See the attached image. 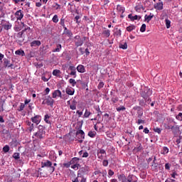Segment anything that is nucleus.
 I'll return each instance as SVG.
<instances>
[{
	"label": "nucleus",
	"instance_id": "obj_25",
	"mask_svg": "<svg viewBox=\"0 0 182 182\" xmlns=\"http://www.w3.org/2000/svg\"><path fill=\"white\" fill-rule=\"evenodd\" d=\"M102 35H104L105 38H109V36H110V30H105L102 32Z\"/></svg>",
	"mask_w": 182,
	"mask_h": 182
},
{
	"label": "nucleus",
	"instance_id": "obj_26",
	"mask_svg": "<svg viewBox=\"0 0 182 182\" xmlns=\"http://www.w3.org/2000/svg\"><path fill=\"white\" fill-rule=\"evenodd\" d=\"M117 9L118 12H122V14L124 13V7L120 6V5H117Z\"/></svg>",
	"mask_w": 182,
	"mask_h": 182
},
{
	"label": "nucleus",
	"instance_id": "obj_33",
	"mask_svg": "<svg viewBox=\"0 0 182 182\" xmlns=\"http://www.w3.org/2000/svg\"><path fill=\"white\" fill-rule=\"evenodd\" d=\"M139 119H141V116H143V109L141 108L137 111Z\"/></svg>",
	"mask_w": 182,
	"mask_h": 182
},
{
	"label": "nucleus",
	"instance_id": "obj_23",
	"mask_svg": "<svg viewBox=\"0 0 182 182\" xmlns=\"http://www.w3.org/2000/svg\"><path fill=\"white\" fill-rule=\"evenodd\" d=\"M65 92L67 95H70V96H73V95H75V90H72L70 88H66Z\"/></svg>",
	"mask_w": 182,
	"mask_h": 182
},
{
	"label": "nucleus",
	"instance_id": "obj_43",
	"mask_svg": "<svg viewBox=\"0 0 182 182\" xmlns=\"http://www.w3.org/2000/svg\"><path fill=\"white\" fill-rule=\"evenodd\" d=\"M0 112H4V101L0 100Z\"/></svg>",
	"mask_w": 182,
	"mask_h": 182
},
{
	"label": "nucleus",
	"instance_id": "obj_22",
	"mask_svg": "<svg viewBox=\"0 0 182 182\" xmlns=\"http://www.w3.org/2000/svg\"><path fill=\"white\" fill-rule=\"evenodd\" d=\"M114 36L120 37L122 36V30L115 28V31L114 33Z\"/></svg>",
	"mask_w": 182,
	"mask_h": 182
},
{
	"label": "nucleus",
	"instance_id": "obj_30",
	"mask_svg": "<svg viewBox=\"0 0 182 182\" xmlns=\"http://www.w3.org/2000/svg\"><path fill=\"white\" fill-rule=\"evenodd\" d=\"M165 22H166V26L167 29H169V28L171 26V21L166 18L165 20Z\"/></svg>",
	"mask_w": 182,
	"mask_h": 182
},
{
	"label": "nucleus",
	"instance_id": "obj_2",
	"mask_svg": "<svg viewBox=\"0 0 182 182\" xmlns=\"http://www.w3.org/2000/svg\"><path fill=\"white\" fill-rule=\"evenodd\" d=\"M45 137V129H43V126H38V131L34 133L33 139H36V140H42Z\"/></svg>",
	"mask_w": 182,
	"mask_h": 182
},
{
	"label": "nucleus",
	"instance_id": "obj_47",
	"mask_svg": "<svg viewBox=\"0 0 182 182\" xmlns=\"http://www.w3.org/2000/svg\"><path fill=\"white\" fill-rule=\"evenodd\" d=\"M123 110H126V107H124V106H122V107H119L117 108V112H122Z\"/></svg>",
	"mask_w": 182,
	"mask_h": 182
},
{
	"label": "nucleus",
	"instance_id": "obj_11",
	"mask_svg": "<svg viewBox=\"0 0 182 182\" xmlns=\"http://www.w3.org/2000/svg\"><path fill=\"white\" fill-rule=\"evenodd\" d=\"M128 18H129V19H130L132 21H137V19L139 21H140L141 19V16H137V15H135V16H133V15L132 14L128 15Z\"/></svg>",
	"mask_w": 182,
	"mask_h": 182
},
{
	"label": "nucleus",
	"instance_id": "obj_48",
	"mask_svg": "<svg viewBox=\"0 0 182 182\" xmlns=\"http://www.w3.org/2000/svg\"><path fill=\"white\" fill-rule=\"evenodd\" d=\"M102 166H104V167H107V166H109V161L107 160H104L102 161Z\"/></svg>",
	"mask_w": 182,
	"mask_h": 182
},
{
	"label": "nucleus",
	"instance_id": "obj_9",
	"mask_svg": "<svg viewBox=\"0 0 182 182\" xmlns=\"http://www.w3.org/2000/svg\"><path fill=\"white\" fill-rule=\"evenodd\" d=\"M46 103L48 105V106H53V103H55V100L51 98L50 96H48L46 98Z\"/></svg>",
	"mask_w": 182,
	"mask_h": 182
},
{
	"label": "nucleus",
	"instance_id": "obj_40",
	"mask_svg": "<svg viewBox=\"0 0 182 182\" xmlns=\"http://www.w3.org/2000/svg\"><path fill=\"white\" fill-rule=\"evenodd\" d=\"M176 119L180 122H182V113L180 112L178 115H176Z\"/></svg>",
	"mask_w": 182,
	"mask_h": 182
},
{
	"label": "nucleus",
	"instance_id": "obj_17",
	"mask_svg": "<svg viewBox=\"0 0 182 182\" xmlns=\"http://www.w3.org/2000/svg\"><path fill=\"white\" fill-rule=\"evenodd\" d=\"M77 70L79 72V73H85L86 72V70L85 69V66L82 65H79L77 67Z\"/></svg>",
	"mask_w": 182,
	"mask_h": 182
},
{
	"label": "nucleus",
	"instance_id": "obj_53",
	"mask_svg": "<svg viewBox=\"0 0 182 182\" xmlns=\"http://www.w3.org/2000/svg\"><path fill=\"white\" fill-rule=\"evenodd\" d=\"M103 86H105V82H100L98 85V89L100 90L103 87Z\"/></svg>",
	"mask_w": 182,
	"mask_h": 182
},
{
	"label": "nucleus",
	"instance_id": "obj_35",
	"mask_svg": "<svg viewBox=\"0 0 182 182\" xmlns=\"http://www.w3.org/2000/svg\"><path fill=\"white\" fill-rule=\"evenodd\" d=\"M53 22H54V23H58V22H59V18H58V15H55L53 17Z\"/></svg>",
	"mask_w": 182,
	"mask_h": 182
},
{
	"label": "nucleus",
	"instance_id": "obj_19",
	"mask_svg": "<svg viewBox=\"0 0 182 182\" xmlns=\"http://www.w3.org/2000/svg\"><path fill=\"white\" fill-rule=\"evenodd\" d=\"M80 161V159L77 157H74L70 160L71 164H79V161Z\"/></svg>",
	"mask_w": 182,
	"mask_h": 182
},
{
	"label": "nucleus",
	"instance_id": "obj_59",
	"mask_svg": "<svg viewBox=\"0 0 182 182\" xmlns=\"http://www.w3.org/2000/svg\"><path fill=\"white\" fill-rule=\"evenodd\" d=\"M70 109H71V110H76V105L72 104L70 105Z\"/></svg>",
	"mask_w": 182,
	"mask_h": 182
},
{
	"label": "nucleus",
	"instance_id": "obj_44",
	"mask_svg": "<svg viewBox=\"0 0 182 182\" xmlns=\"http://www.w3.org/2000/svg\"><path fill=\"white\" fill-rule=\"evenodd\" d=\"M167 153H168V148H167L166 146H164L163 148L162 154H167Z\"/></svg>",
	"mask_w": 182,
	"mask_h": 182
},
{
	"label": "nucleus",
	"instance_id": "obj_10",
	"mask_svg": "<svg viewBox=\"0 0 182 182\" xmlns=\"http://www.w3.org/2000/svg\"><path fill=\"white\" fill-rule=\"evenodd\" d=\"M42 45V43H41V41L34 40L30 43V46L31 48H35L36 46H41Z\"/></svg>",
	"mask_w": 182,
	"mask_h": 182
},
{
	"label": "nucleus",
	"instance_id": "obj_15",
	"mask_svg": "<svg viewBox=\"0 0 182 182\" xmlns=\"http://www.w3.org/2000/svg\"><path fill=\"white\" fill-rule=\"evenodd\" d=\"M33 123H36V124H39L41 123V117L39 115H36L34 117L31 118Z\"/></svg>",
	"mask_w": 182,
	"mask_h": 182
},
{
	"label": "nucleus",
	"instance_id": "obj_62",
	"mask_svg": "<svg viewBox=\"0 0 182 182\" xmlns=\"http://www.w3.org/2000/svg\"><path fill=\"white\" fill-rule=\"evenodd\" d=\"M82 157L83 158H87V157H89V153L87 152H84L83 154H82Z\"/></svg>",
	"mask_w": 182,
	"mask_h": 182
},
{
	"label": "nucleus",
	"instance_id": "obj_49",
	"mask_svg": "<svg viewBox=\"0 0 182 182\" xmlns=\"http://www.w3.org/2000/svg\"><path fill=\"white\" fill-rule=\"evenodd\" d=\"M23 109H25V104L21 103L20 105V107L18 109V112H22V110H23Z\"/></svg>",
	"mask_w": 182,
	"mask_h": 182
},
{
	"label": "nucleus",
	"instance_id": "obj_54",
	"mask_svg": "<svg viewBox=\"0 0 182 182\" xmlns=\"http://www.w3.org/2000/svg\"><path fill=\"white\" fill-rule=\"evenodd\" d=\"M170 167H171V165L170 164L166 163V164H165V168H166V170H170Z\"/></svg>",
	"mask_w": 182,
	"mask_h": 182
},
{
	"label": "nucleus",
	"instance_id": "obj_60",
	"mask_svg": "<svg viewBox=\"0 0 182 182\" xmlns=\"http://www.w3.org/2000/svg\"><path fill=\"white\" fill-rule=\"evenodd\" d=\"M70 75V76H74V77H76V70L75 71H71Z\"/></svg>",
	"mask_w": 182,
	"mask_h": 182
},
{
	"label": "nucleus",
	"instance_id": "obj_39",
	"mask_svg": "<svg viewBox=\"0 0 182 182\" xmlns=\"http://www.w3.org/2000/svg\"><path fill=\"white\" fill-rule=\"evenodd\" d=\"M73 165L71 166V168H76L77 170L79 169V167H80V164H73Z\"/></svg>",
	"mask_w": 182,
	"mask_h": 182
},
{
	"label": "nucleus",
	"instance_id": "obj_56",
	"mask_svg": "<svg viewBox=\"0 0 182 182\" xmlns=\"http://www.w3.org/2000/svg\"><path fill=\"white\" fill-rule=\"evenodd\" d=\"M69 70H71V72H74V71L76 70V68L75 66H73V65H70L69 67Z\"/></svg>",
	"mask_w": 182,
	"mask_h": 182
},
{
	"label": "nucleus",
	"instance_id": "obj_20",
	"mask_svg": "<svg viewBox=\"0 0 182 182\" xmlns=\"http://www.w3.org/2000/svg\"><path fill=\"white\" fill-rule=\"evenodd\" d=\"M153 16H154V15H153L151 14H150V15H149V16L147 14H146L144 16V19L146 22L149 23V22H150L151 19H153Z\"/></svg>",
	"mask_w": 182,
	"mask_h": 182
},
{
	"label": "nucleus",
	"instance_id": "obj_57",
	"mask_svg": "<svg viewBox=\"0 0 182 182\" xmlns=\"http://www.w3.org/2000/svg\"><path fill=\"white\" fill-rule=\"evenodd\" d=\"M108 174H109V176H110V177H112V176H113L114 174V172L112 169H109L108 171Z\"/></svg>",
	"mask_w": 182,
	"mask_h": 182
},
{
	"label": "nucleus",
	"instance_id": "obj_7",
	"mask_svg": "<svg viewBox=\"0 0 182 182\" xmlns=\"http://www.w3.org/2000/svg\"><path fill=\"white\" fill-rule=\"evenodd\" d=\"M14 15L17 21H22V18H23V11H22V10H18L15 13Z\"/></svg>",
	"mask_w": 182,
	"mask_h": 182
},
{
	"label": "nucleus",
	"instance_id": "obj_14",
	"mask_svg": "<svg viewBox=\"0 0 182 182\" xmlns=\"http://www.w3.org/2000/svg\"><path fill=\"white\" fill-rule=\"evenodd\" d=\"M171 130H172L173 134L176 136V134H177L178 132H180V127H178V125L172 126Z\"/></svg>",
	"mask_w": 182,
	"mask_h": 182
},
{
	"label": "nucleus",
	"instance_id": "obj_16",
	"mask_svg": "<svg viewBox=\"0 0 182 182\" xmlns=\"http://www.w3.org/2000/svg\"><path fill=\"white\" fill-rule=\"evenodd\" d=\"M154 8L158 11H161L163 9V2H159L154 5Z\"/></svg>",
	"mask_w": 182,
	"mask_h": 182
},
{
	"label": "nucleus",
	"instance_id": "obj_32",
	"mask_svg": "<svg viewBox=\"0 0 182 182\" xmlns=\"http://www.w3.org/2000/svg\"><path fill=\"white\" fill-rule=\"evenodd\" d=\"M88 136H90V137H95V136H96V132H95V131H90V132H88Z\"/></svg>",
	"mask_w": 182,
	"mask_h": 182
},
{
	"label": "nucleus",
	"instance_id": "obj_55",
	"mask_svg": "<svg viewBox=\"0 0 182 182\" xmlns=\"http://www.w3.org/2000/svg\"><path fill=\"white\" fill-rule=\"evenodd\" d=\"M97 154H106V151H105V149H100V151H98Z\"/></svg>",
	"mask_w": 182,
	"mask_h": 182
},
{
	"label": "nucleus",
	"instance_id": "obj_58",
	"mask_svg": "<svg viewBox=\"0 0 182 182\" xmlns=\"http://www.w3.org/2000/svg\"><path fill=\"white\" fill-rule=\"evenodd\" d=\"M50 92V89H49V87H47V88H46V90H45V95H49V92Z\"/></svg>",
	"mask_w": 182,
	"mask_h": 182
},
{
	"label": "nucleus",
	"instance_id": "obj_1",
	"mask_svg": "<svg viewBox=\"0 0 182 182\" xmlns=\"http://www.w3.org/2000/svg\"><path fill=\"white\" fill-rule=\"evenodd\" d=\"M140 95L141 97L144 99V100H147V102H151V100L149 97H150V96L153 95V92L150 88L145 87L141 90Z\"/></svg>",
	"mask_w": 182,
	"mask_h": 182
},
{
	"label": "nucleus",
	"instance_id": "obj_63",
	"mask_svg": "<svg viewBox=\"0 0 182 182\" xmlns=\"http://www.w3.org/2000/svg\"><path fill=\"white\" fill-rule=\"evenodd\" d=\"M141 109V107H139V106H135V107H133V109H134V110H136L137 112H138L139 110H140Z\"/></svg>",
	"mask_w": 182,
	"mask_h": 182
},
{
	"label": "nucleus",
	"instance_id": "obj_34",
	"mask_svg": "<svg viewBox=\"0 0 182 182\" xmlns=\"http://www.w3.org/2000/svg\"><path fill=\"white\" fill-rule=\"evenodd\" d=\"M69 82L70 83V85H72V86H76V81L75 80V79L73 78H70L69 80Z\"/></svg>",
	"mask_w": 182,
	"mask_h": 182
},
{
	"label": "nucleus",
	"instance_id": "obj_52",
	"mask_svg": "<svg viewBox=\"0 0 182 182\" xmlns=\"http://www.w3.org/2000/svg\"><path fill=\"white\" fill-rule=\"evenodd\" d=\"M70 165H72V164L70 163V161L68 163L63 164L64 167H66L67 168H69V167H70Z\"/></svg>",
	"mask_w": 182,
	"mask_h": 182
},
{
	"label": "nucleus",
	"instance_id": "obj_45",
	"mask_svg": "<svg viewBox=\"0 0 182 182\" xmlns=\"http://www.w3.org/2000/svg\"><path fill=\"white\" fill-rule=\"evenodd\" d=\"M141 32H146V24L144 23L141 25V28H140Z\"/></svg>",
	"mask_w": 182,
	"mask_h": 182
},
{
	"label": "nucleus",
	"instance_id": "obj_5",
	"mask_svg": "<svg viewBox=\"0 0 182 182\" xmlns=\"http://www.w3.org/2000/svg\"><path fill=\"white\" fill-rule=\"evenodd\" d=\"M50 167L52 173L55 171V167L52 166V162L50 161H46V162H41V168Z\"/></svg>",
	"mask_w": 182,
	"mask_h": 182
},
{
	"label": "nucleus",
	"instance_id": "obj_8",
	"mask_svg": "<svg viewBox=\"0 0 182 182\" xmlns=\"http://www.w3.org/2000/svg\"><path fill=\"white\" fill-rule=\"evenodd\" d=\"M73 182H86V178L78 173L77 178L73 179Z\"/></svg>",
	"mask_w": 182,
	"mask_h": 182
},
{
	"label": "nucleus",
	"instance_id": "obj_28",
	"mask_svg": "<svg viewBox=\"0 0 182 182\" xmlns=\"http://www.w3.org/2000/svg\"><path fill=\"white\" fill-rule=\"evenodd\" d=\"M61 49H62V45L57 44L55 49H54L53 52H60Z\"/></svg>",
	"mask_w": 182,
	"mask_h": 182
},
{
	"label": "nucleus",
	"instance_id": "obj_18",
	"mask_svg": "<svg viewBox=\"0 0 182 182\" xmlns=\"http://www.w3.org/2000/svg\"><path fill=\"white\" fill-rule=\"evenodd\" d=\"M118 180L122 182H127V178L124 174L119 175Z\"/></svg>",
	"mask_w": 182,
	"mask_h": 182
},
{
	"label": "nucleus",
	"instance_id": "obj_6",
	"mask_svg": "<svg viewBox=\"0 0 182 182\" xmlns=\"http://www.w3.org/2000/svg\"><path fill=\"white\" fill-rule=\"evenodd\" d=\"M4 67L10 68V69H14V64L11 63V61L6 58L4 59Z\"/></svg>",
	"mask_w": 182,
	"mask_h": 182
},
{
	"label": "nucleus",
	"instance_id": "obj_21",
	"mask_svg": "<svg viewBox=\"0 0 182 182\" xmlns=\"http://www.w3.org/2000/svg\"><path fill=\"white\" fill-rule=\"evenodd\" d=\"M137 146L136 147H135L134 149V150H135L136 151L139 152V151H141L143 150V146H141V144H140L139 142H137Z\"/></svg>",
	"mask_w": 182,
	"mask_h": 182
},
{
	"label": "nucleus",
	"instance_id": "obj_38",
	"mask_svg": "<svg viewBox=\"0 0 182 182\" xmlns=\"http://www.w3.org/2000/svg\"><path fill=\"white\" fill-rule=\"evenodd\" d=\"M64 33H65V35H68V36H69L70 38H72V36H73V33H72V31H70V30L64 32Z\"/></svg>",
	"mask_w": 182,
	"mask_h": 182
},
{
	"label": "nucleus",
	"instance_id": "obj_12",
	"mask_svg": "<svg viewBox=\"0 0 182 182\" xmlns=\"http://www.w3.org/2000/svg\"><path fill=\"white\" fill-rule=\"evenodd\" d=\"M56 97H62V92L59 90H56L53 92V98L56 99Z\"/></svg>",
	"mask_w": 182,
	"mask_h": 182
},
{
	"label": "nucleus",
	"instance_id": "obj_4",
	"mask_svg": "<svg viewBox=\"0 0 182 182\" xmlns=\"http://www.w3.org/2000/svg\"><path fill=\"white\" fill-rule=\"evenodd\" d=\"M76 137L79 143H83V139H85V132H83L82 129L77 131Z\"/></svg>",
	"mask_w": 182,
	"mask_h": 182
},
{
	"label": "nucleus",
	"instance_id": "obj_24",
	"mask_svg": "<svg viewBox=\"0 0 182 182\" xmlns=\"http://www.w3.org/2000/svg\"><path fill=\"white\" fill-rule=\"evenodd\" d=\"M16 55H18L19 56H25V51L23 50H17L15 52Z\"/></svg>",
	"mask_w": 182,
	"mask_h": 182
},
{
	"label": "nucleus",
	"instance_id": "obj_31",
	"mask_svg": "<svg viewBox=\"0 0 182 182\" xmlns=\"http://www.w3.org/2000/svg\"><path fill=\"white\" fill-rule=\"evenodd\" d=\"M127 182H137V181H133V176L132 175H129L127 178Z\"/></svg>",
	"mask_w": 182,
	"mask_h": 182
},
{
	"label": "nucleus",
	"instance_id": "obj_61",
	"mask_svg": "<svg viewBox=\"0 0 182 182\" xmlns=\"http://www.w3.org/2000/svg\"><path fill=\"white\" fill-rule=\"evenodd\" d=\"M60 25L65 26V18H62L60 19Z\"/></svg>",
	"mask_w": 182,
	"mask_h": 182
},
{
	"label": "nucleus",
	"instance_id": "obj_50",
	"mask_svg": "<svg viewBox=\"0 0 182 182\" xmlns=\"http://www.w3.org/2000/svg\"><path fill=\"white\" fill-rule=\"evenodd\" d=\"M154 132L160 134L161 133V129H160V128H159V127H156V128L154 129Z\"/></svg>",
	"mask_w": 182,
	"mask_h": 182
},
{
	"label": "nucleus",
	"instance_id": "obj_13",
	"mask_svg": "<svg viewBox=\"0 0 182 182\" xmlns=\"http://www.w3.org/2000/svg\"><path fill=\"white\" fill-rule=\"evenodd\" d=\"M2 28H4V31H9V29L12 28V23H9V22L3 23Z\"/></svg>",
	"mask_w": 182,
	"mask_h": 182
},
{
	"label": "nucleus",
	"instance_id": "obj_37",
	"mask_svg": "<svg viewBox=\"0 0 182 182\" xmlns=\"http://www.w3.org/2000/svg\"><path fill=\"white\" fill-rule=\"evenodd\" d=\"M119 48L121 49H127V43H124V44H119Z\"/></svg>",
	"mask_w": 182,
	"mask_h": 182
},
{
	"label": "nucleus",
	"instance_id": "obj_64",
	"mask_svg": "<svg viewBox=\"0 0 182 182\" xmlns=\"http://www.w3.org/2000/svg\"><path fill=\"white\" fill-rule=\"evenodd\" d=\"M33 128H34L33 124H31V125L29 126V127H28L29 132H32V130H33Z\"/></svg>",
	"mask_w": 182,
	"mask_h": 182
},
{
	"label": "nucleus",
	"instance_id": "obj_3",
	"mask_svg": "<svg viewBox=\"0 0 182 182\" xmlns=\"http://www.w3.org/2000/svg\"><path fill=\"white\" fill-rule=\"evenodd\" d=\"M75 46L79 47L83 45V43L85 42V41H86V39H87V38L83 37V38H80V36H75Z\"/></svg>",
	"mask_w": 182,
	"mask_h": 182
},
{
	"label": "nucleus",
	"instance_id": "obj_41",
	"mask_svg": "<svg viewBox=\"0 0 182 182\" xmlns=\"http://www.w3.org/2000/svg\"><path fill=\"white\" fill-rule=\"evenodd\" d=\"M59 73H60V70H54L53 71V76H58L59 75Z\"/></svg>",
	"mask_w": 182,
	"mask_h": 182
},
{
	"label": "nucleus",
	"instance_id": "obj_29",
	"mask_svg": "<svg viewBox=\"0 0 182 182\" xmlns=\"http://www.w3.org/2000/svg\"><path fill=\"white\" fill-rule=\"evenodd\" d=\"M134 29H136V26H134V25H131V26L127 27V31L128 32H132V31H133Z\"/></svg>",
	"mask_w": 182,
	"mask_h": 182
},
{
	"label": "nucleus",
	"instance_id": "obj_36",
	"mask_svg": "<svg viewBox=\"0 0 182 182\" xmlns=\"http://www.w3.org/2000/svg\"><path fill=\"white\" fill-rule=\"evenodd\" d=\"M3 151L4 153H8V151H9V146L8 145H5L4 147H3Z\"/></svg>",
	"mask_w": 182,
	"mask_h": 182
},
{
	"label": "nucleus",
	"instance_id": "obj_51",
	"mask_svg": "<svg viewBox=\"0 0 182 182\" xmlns=\"http://www.w3.org/2000/svg\"><path fill=\"white\" fill-rule=\"evenodd\" d=\"M112 102L113 103H116L117 102H119V97H112Z\"/></svg>",
	"mask_w": 182,
	"mask_h": 182
},
{
	"label": "nucleus",
	"instance_id": "obj_42",
	"mask_svg": "<svg viewBox=\"0 0 182 182\" xmlns=\"http://www.w3.org/2000/svg\"><path fill=\"white\" fill-rule=\"evenodd\" d=\"M13 157H14V159H15V160H19V159H20L19 153H14L13 154Z\"/></svg>",
	"mask_w": 182,
	"mask_h": 182
},
{
	"label": "nucleus",
	"instance_id": "obj_27",
	"mask_svg": "<svg viewBox=\"0 0 182 182\" xmlns=\"http://www.w3.org/2000/svg\"><path fill=\"white\" fill-rule=\"evenodd\" d=\"M90 168L89 166L82 167L80 168V173H87L89 171Z\"/></svg>",
	"mask_w": 182,
	"mask_h": 182
},
{
	"label": "nucleus",
	"instance_id": "obj_46",
	"mask_svg": "<svg viewBox=\"0 0 182 182\" xmlns=\"http://www.w3.org/2000/svg\"><path fill=\"white\" fill-rule=\"evenodd\" d=\"M91 113L87 109L85 110V112L84 114V117H89L90 116Z\"/></svg>",
	"mask_w": 182,
	"mask_h": 182
}]
</instances>
